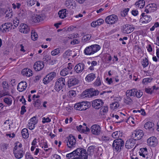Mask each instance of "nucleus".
Masks as SVG:
<instances>
[{
    "mask_svg": "<svg viewBox=\"0 0 159 159\" xmlns=\"http://www.w3.org/2000/svg\"><path fill=\"white\" fill-rule=\"evenodd\" d=\"M21 134L23 138L24 139H27L29 136V134L28 129L26 128H24L22 130Z\"/></svg>",
    "mask_w": 159,
    "mask_h": 159,
    "instance_id": "obj_32",
    "label": "nucleus"
},
{
    "mask_svg": "<svg viewBox=\"0 0 159 159\" xmlns=\"http://www.w3.org/2000/svg\"><path fill=\"white\" fill-rule=\"evenodd\" d=\"M134 28L133 25L126 24L122 25L121 27V30L123 33L125 34H129L133 32Z\"/></svg>",
    "mask_w": 159,
    "mask_h": 159,
    "instance_id": "obj_5",
    "label": "nucleus"
},
{
    "mask_svg": "<svg viewBox=\"0 0 159 159\" xmlns=\"http://www.w3.org/2000/svg\"><path fill=\"white\" fill-rule=\"evenodd\" d=\"M36 124V122H30L28 123V128L30 130H32L35 127V125Z\"/></svg>",
    "mask_w": 159,
    "mask_h": 159,
    "instance_id": "obj_43",
    "label": "nucleus"
},
{
    "mask_svg": "<svg viewBox=\"0 0 159 159\" xmlns=\"http://www.w3.org/2000/svg\"><path fill=\"white\" fill-rule=\"evenodd\" d=\"M56 76V73L52 72L47 75L43 79V83L45 84H47L51 81Z\"/></svg>",
    "mask_w": 159,
    "mask_h": 159,
    "instance_id": "obj_10",
    "label": "nucleus"
},
{
    "mask_svg": "<svg viewBox=\"0 0 159 159\" xmlns=\"http://www.w3.org/2000/svg\"><path fill=\"white\" fill-rule=\"evenodd\" d=\"M149 7V9L150 10V12H153L157 9V6L154 3L149 4L146 6V7Z\"/></svg>",
    "mask_w": 159,
    "mask_h": 159,
    "instance_id": "obj_26",
    "label": "nucleus"
},
{
    "mask_svg": "<svg viewBox=\"0 0 159 159\" xmlns=\"http://www.w3.org/2000/svg\"><path fill=\"white\" fill-rule=\"evenodd\" d=\"M65 85V79L61 77L59 78L56 82L54 86L55 89L57 91H59L62 89Z\"/></svg>",
    "mask_w": 159,
    "mask_h": 159,
    "instance_id": "obj_4",
    "label": "nucleus"
},
{
    "mask_svg": "<svg viewBox=\"0 0 159 159\" xmlns=\"http://www.w3.org/2000/svg\"><path fill=\"white\" fill-rule=\"evenodd\" d=\"M38 34L35 32L31 33V38L32 40L34 41L36 40L38 38Z\"/></svg>",
    "mask_w": 159,
    "mask_h": 159,
    "instance_id": "obj_51",
    "label": "nucleus"
},
{
    "mask_svg": "<svg viewBox=\"0 0 159 159\" xmlns=\"http://www.w3.org/2000/svg\"><path fill=\"white\" fill-rule=\"evenodd\" d=\"M136 6L140 8H143L145 5V2L143 0H140L136 2L135 4Z\"/></svg>",
    "mask_w": 159,
    "mask_h": 159,
    "instance_id": "obj_34",
    "label": "nucleus"
},
{
    "mask_svg": "<svg viewBox=\"0 0 159 159\" xmlns=\"http://www.w3.org/2000/svg\"><path fill=\"white\" fill-rule=\"evenodd\" d=\"M129 10V8L125 9L123 11L121 12V15L122 16H125L127 14Z\"/></svg>",
    "mask_w": 159,
    "mask_h": 159,
    "instance_id": "obj_56",
    "label": "nucleus"
},
{
    "mask_svg": "<svg viewBox=\"0 0 159 159\" xmlns=\"http://www.w3.org/2000/svg\"><path fill=\"white\" fill-rule=\"evenodd\" d=\"M92 37L91 34H88L84 35L82 38V40L84 42L89 41Z\"/></svg>",
    "mask_w": 159,
    "mask_h": 159,
    "instance_id": "obj_36",
    "label": "nucleus"
},
{
    "mask_svg": "<svg viewBox=\"0 0 159 159\" xmlns=\"http://www.w3.org/2000/svg\"><path fill=\"white\" fill-rule=\"evenodd\" d=\"M27 86L25 81H22L18 84L17 87V90L20 92H22L25 90Z\"/></svg>",
    "mask_w": 159,
    "mask_h": 159,
    "instance_id": "obj_18",
    "label": "nucleus"
},
{
    "mask_svg": "<svg viewBox=\"0 0 159 159\" xmlns=\"http://www.w3.org/2000/svg\"><path fill=\"white\" fill-rule=\"evenodd\" d=\"M19 19L17 18H16L15 19L13 20V24L14 25L13 27V29H15V28L19 24Z\"/></svg>",
    "mask_w": 159,
    "mask_h": 159,
    "instance_id": "obj_52",
    "label": "nucleus"
},
{
    "mask_svg": "<svg viewBox=\"0 0 159 159\" xmlns=\"http://www.w3.org/2000/svg\"><path fill=\"white\" fill-rule=\"evenodd\" d=\"M66 68L69 70V71L71 72V70L72 69V66L71 63H69L68 64V66Z\"/></svg>",
    "mask_w": 159,
    "mask_h": 159,
    "instance_id": "obj_64",
    "label": "nucleus"
},
{
    "mask_svg": "<svg viewBox=\"0 0 159 159\" xmlns=\"http://www.w3.org/2000/svg\"><path fill=\"white\" fill-rule=\"evenodd\" d=\"M110 138L109 137L104 136H102L101 138V140L104 142H107L109 140Z\"/></svg>",
    "mask_w": 159,
    "mask_h": 159,
    "instance_id": "obj_57",
    "label": "nucleus"
},
{
    "mask_svg": "<svg viewBox=\"0 0 159 159\" xmlns=\"http://www.w3.org/2000/svg\"><path fill=\"white\" fill-rule=\"evenodd\" d=\"M27 2L29 6H32L35 4V1L34 0H27Z\"/></svg>",
    "mask_w": 159,
    "mask_h": 159,
    "instance_id": "obj_53",
    "label": "nucleus"
},
{
    "mask_svg": "<svg viewBox=\"0 0 159 159\" xmlns=\"http://www.w3.org/2000/svg\"><path fill=\"white\" fill-rule=\"evenodd\" d=\"M12 26L11 23L10 22L6 23L2 25L0 27V30L1 31L4 33L7 31H9V30L11 29Z\"/></svg>",
    "mask_w": 159,
    "mask_h": 159,
    "instance_id": "obj_13",
    "label": "nucleus"
},
{
    "mask_svg": "<svg viewBox=\"0 0 159 159\" xmlns=\"http://www.w3.org/2000/svg\"><path fill=\"white\" fill-rule=\"evenodd\" d=\"M103 103L102 100L96 99L92 101V106L95 109H99L101 108Z\"/></svg>",
    "mask_w": 159,
    "mask_h": 159,
    "instance_id": "obj_11",
    "label": "nucleus"
},
{
    "mask_svg": "<svg viewBox=\"0 0 159 159\" xmlns=\"http://www.w3.org/2000/svg\"><path fill=\"white\" fill-rule=\"evenodd\" d=\"M60 50L59 48H56L51 52V54L53 56L57 55L60 53Z\"/></svg>",
    "mask_w": 159,
    "mask_h": 159,
    "instance_id": "obj_44",
    "label": "nucleus"
},
{
    "mask_svg": "<svg viewBox=\"0 0 159 159\" xmlns=\"http://www.w3.org/2000/svg\"><path fill=\"white\" fill-rule=\"evenodd\" d=\"M124 145V141L121 139L114 140L113 142L112 147L114 151L120 152Z\"/></svg>",
    "mask_w": 159,
    "mask_h": 159,
    "instance_id": "obj_1",
    "label": "nucleus"
},
{
    "mask_svg": "<svg viewBox=\"0 0 159 159\" xmlns=\"http://www.w3.org/2000/svg\"><path fill=\"white\" fill-rule=\"evenodd\" d=\"M148 144L152 147H154L157 144V139L155 137H151L147 140Z\"/></svg>",
    "mask_w": 159,
    "mask_h": 159,
    "instance_id": "obj_19",
    "label": "nucleus"
},
{
    "mask_svg": "<svg viewBox=\"0 0 159 159\" xmlns=\"http://www.w3.org/2000/svg\"><path fill=\"white\" fill-rule=\"evenodd\" d=\"M118 20L117 16L114 14L107 16L105 19L106 23L109 24H113L115 23Z\"/></svg>",
    "mask_w": 159,
    "mask_h": 159,
    "instance_id": "obj_7",
    "label": "nucleus"
},
{
    "mask_svg": "<svg viewBox=\"0 0 159 159\" xmlns=\"http://www.w3.org/2000/svg\"><path fill=\"white\" fill-rule=\"evenodd\" d=\"M89 89H88L82 93V96L83 98H85L87 97H89L90 93L89 92Z\"/></svg>",
    "mask_w": 159,
    "mask_h": 159,
    "instance_id": "obj_42",
    "label": "nucleus"
},
{
    "mask_svg": "<svg viewBox=\"0 0 159 159\" xmlns=\"http://www.w3.org/2000/svg\"><path fill=\"white\" fill-rule=\"evenodd\" d=\"M66 9H62L59 11L58 12L59 17L61 19H64L66 17Z\"/></svg>",
    "mask_w": 159,
    "mask_h": 159,
    "instance_id": "obj_28",
    "label": "nucleus"
},
{
    "mask_svg": "<svg viewBox=\"0 0 159 159\" xmlns=\"http://www.w3.org/2000/svg\"><path fill=\"white\" fill-rule=\"evenodd\" d=\"M89 97L93 96H95L98 95L99 91L97 90H95L93 88H91L89 90Z\"/></svg>",
    "mask_w": 159,
    "mask_h": 159,
    "instance_id": "obj_25",
    "label": "nucleus"
},
{
    "mask_svg": "<svg viewBox=\"0 0 159 159\" xmlns=\"http://www.w3.org/2000/svg\"><path fill=\"white\" fill-rule=\"evenodd\" d=\"M96 77L95 74L93 73H91L88 75L85 78L86 80L88 82H91Z\"/></svg>",
    "mask_w": 159,
    "mask_h": 159,
    "instance_id": "obj_27",
    "label": "nucleus"
},
{
    "mask_svg": "<svg viewBox=\"0 0 159 159\" xmlns=\"http://www.w3.org/2000/svg\"><path fill=\"white\" fill-rule=\"evenodd\" d=\"M84 66L83 63H79L76 65L74 68L75 71L77 73H81L84 70Z\"/></svg>",
    "mask_w": 159,
    "mask_h": 159,
    "instance_id": "obj_14",
    "label": "nucleus"
},
{
    "mask_svg": "<svg viewBox=\"0 0 159 159\" xmlns=\"http://www.w3.org/2000/svg\"><path fill=\"white\" fill-rule=\"evenodd\" d=\"M72 73V72L69 71V70L66 68L63 69L60 72V75L63 76L69 75L70 74H71Z\"/></svg>",
    "mask_w": 159,
    "mask_h": 159,
    "instance_id": "obj_29",
    "label": "nucleus"
},
{
    "mask_svg": "<svg viewBox=\"0 0 159 159\" xmlns=\"http://www.w3.org/2000/svg\"><path fill=\"white\" fill-rule=\"evenodd\" d=\"M101 84V81L100 78L99 77H98L96 81L94 83V85L95 86H98Z\"/></svg>",
    "mask_w": 159,
    "mask_h": 159,
    "instance_id": "obj_46",
    "label": "nucleus"
},
{
    "mask_svg": "<svg viewBox=\"0 0 159 159\" xmlns=\"http://www.w3.org/2000/svg\"><path fill=\"white\" fill-rule=\"evenodd\" d=\"M4 102L8 105H10L12 102V99L10 97L5 98L4 99Z\"/></svg>",
    "mask_w": 159,
    "mask_h": 159,
    "instance_id": "obj_38",
    "label": "nucleus"
},
{
    "mask_svg": "<svg viewBox=\"0 0 159 159\" xmlns=\"http://www.w3.org/2000/svg\"><path fill=\"white\" fill-rule=\"evenodd\" d=\"M135 140L132 138L127 140L125 143V147L126 148L130 149L132 148L135 144Z\"/></svg>",
    "mask_w": 159,
    "mask_h": 159,
    "instance_id": "obj_15",
    "label": "nucleus"
},
{
    "mask_svg": "<svg viewBox=\"0 0 159 159\" xmlns=\"http://www.w3.org/2000/svg\"><path fill=\"white\" fill-rule=\"evenodd\" d=\"M25 157L27 159H34L30 153L28 152L26 153Z\"/></svg>",
    "mask_w": 159,
    "mask_h": 159,
    "instance_id": "obj_62",
    "label": "nucleus"
},
{
    "mask_svg": "<svg viewBox=\"0 0 159 159\" xmlns=\"http://www.w3.org/2000/svg\"><path fill=\"white\" fill-rule=\"evenodd\" d=\"M44 17L42 14H34L31 17V20L34 23H38L43 20Z\"/></svg>",
    "mask_w": 159,
    "mask_h": 159,
    "instance_id": "obj_12",
    "label": "nucleus"
},
{
    "mask_svg": "<svg viewBox=\"0 0 159 159\" xmlns=\"http://www.w3.org/2000/svg\"><path fill=\"white\" fill-rule=\"evenodd\" d=\"M111 105L114 107V109H116L119 107L120 105L118 103L116 102L112 103Z\"/></svg>",
    "mask_w": 159,
    "mask_h": 159,
    "instance_id": "obj_59",
    "label": "nucleus"
},
{
    "mask_svg": "<svg viewBox=\"0 0 159 159\" xmlns=\"http://www.w3.org/2000/svg\"><path fill=\"white\" fill-rule=\"evenodd\" d=\"M22 73L23 75H25L28 77L31 76L32 75V70L27 68L23 70Z\"/></svg>",
    "mask_w": 159,
    "mask_h": 159,
    "instance_id": "obj_24",
    "label": "nucleus"
},
{
    "mask_svg": "<svg viewBox=\"0 0 159 159\" xmlns=\"http://www.w3.org/2000/svg\"><path fill=\"white\" fill-rule=\"evenodd\" d=\"M19 28L20 31L22 33L27 34L30 31L29 27L25 24H21Z\"/></svg>",
    "mask_w": 159,
    "mask_h": 159,
    "instance_id": "obj_16",
    "label": "nucleus"
},
{
    "mask_svg": "<svg viewBox=\"0 0 159 159\" xmlns=\"http://www.w3.org/2000/svg\"><path fill=\"white\" fill-rule=\"evenodd\" d=\"M101 48L100 46L98 44H94L87 47L84 50L85 55H90L93 54L98 51Z\"/></svg>",
    "mask_w": 159,
    "mask_h": 159,
    "instance_id": "obj_2",
    "label": "nucleus"
},
{
    "mask_svg": "<svg viewBox=\"0 0 159 159\" xmlns=\"http://www.w3.org/2000/svg\"><path fill=\"white\" fill-rule=\"evenodd\" d=\"M41 101L39 99H37L33 103V104L35 106V107L39 108V107H40V106L41 105Z\"/></svg>",
    "mask_w": 159,
    "mask_h": 159,
    "instance_id": "obj_48",
    "label": "nucleus"
},
{
    "mask_svg": "<svg viewBox=\"0 0 159 159\" xmlns=\"http://www.w3.org/2000/svg\"><path fill=\"white\" fill-rule=\"evenodd\" d=\"M152 79L150 78H146L144 79L143 80V83L144 84L147 83H150L152 81Z\"/></svg>",
    "mask_w": 159,
    "mask_h": 159,
    "instance_id": "obj_55",
    "label": "nucleus"
},
{
    "mask_svg": "<svg viewBox=\"0 0 159 159\" xmlns=\"http://www.w3.org/2000/svg\"><path fill=\"white\" fill-rule=\"evenodd\" d=\"M15 157L17 159H20L23 157L25 153L24 151L22 150H18L14 153Z\"/></svg>",
    "mask_w": 159,
    "mask_h": 159,
    "instance_id": "obj_23",
    "label": "nucleus"
},
{
    "mask_svg": "<svg viewBox=\"0 0 159 159\" xmlns=\"http://www.w3.org/2000/svg\"><path fill=\"white\" fill-rule=\"evenodd\" d=\"M79 82L78 80L74 77H72L67 82L68 85L69 87L77 84Z\"/></svg>",
    "mask_w": 159,
    "mask_h": 159,
    "instance_id": "obj_21",
    "label": "nucleus"
},
{
    "mask_svg": "<svg viewBox=\"0 0 159 159\" xmlns=\"http://www.w3.org/2000/svg\"><path fill=\"white\" fill-rule=\"evenodd\" d=\"M144 128L150 131H152L155 128L154 124L151 122H147L145 124Z\"/></svg>",
    "mask_w": 159,
    "mask_h": 159,
    "instance_id": "obj_22",
    "label": "nucleus"
},
{
    "mask_svg": "<svg viewBox=\"0 0 159 159\" xmlns=\"http://www.w3.org/2000/svg\"><path fill=\"white\" fill-rule=\"evenodd\" d=\"M42 120V122L43 124L46 123H48L51 121V120L48 117H47L46 118L44 117L43 118Z\"/></svg>",
    "mask_w": 159,
    "mask_h": 159,
    "instance_id": "obj_54",
    "label": "nucleus"
},
{
    "mask_svg": "<svg viewBox=\"0 0 159 159\" xmlns=\"http://www.w3.org/2000/svg\"><path fill=\"white\" fill-rule=\"evenodd\" d=\"M75 150L70 153L67 154L66 155V157L70 159H75Z\"/></svg>",
    "mask_w": 159,
    "mask_h": 159,
    "instance_id": "obj_40",
    "label": "nucleus"
},
{
    "mask_svg": "<svg viewBox=\"0 0 159 159\" xmlns=\"http://www.w3.org/2000/svg\"><path fill=\"white\" fill-rule=\"evenodd\" d=\"M90 130L92 134L95 135H99L102 132L101 127L97 124L92 125L90 127Z\"/></svg>",
    "mask_w": 159,
    "mask_h": 159,
    "instance_id": "obj_6",
    "label": "nucleus"
},
{
    "mask_svg": "<svg viewBox=\"0 0 159 159\" xmlns=\"http://www.w3.org/2000/svg\"><path fill=\"white\" fill-rule=\"evenodd\" d=\"M81 102H79L75 105L74 107V108L76 110L80 111V109H81Z\"/></svg>",
    "mask_w": 159,
    "mask_h": 159,
    "instance_id": "obj_50",
    "label": "nucleus"
},
{
    "mask_svg": "<svg viewBox=\"0 0 159 159\" xmlns=\"http://www.w3.org/2000/svg\"><path fill=\"white\" fill-rule=\"evenodd\" d=\"M76 143V140L75 137L71 134L67 138V140L66 142L68 147L70 148L74 147Z\"/></svg>",
    "mask_w": 159,
    "mask_h": 159,
    "instance_id": "obj_8",
    "label": "nucleus"
},
{
    "mask_svg": "<svg viewBox=\"0 0 159 159\" xmlns=\"http://www.w3.org/2000/svg\"><path fill=\"white\" fill-rule=\"evenodd\" d=\"M143 19L144 20L143 21L142 23H148L151 20H152V18H151L150 16L146 15L145 16H144Z\"/></svg>",
    "mask_w": 159,
    "mask_h": 159,
    "instance_id": "obj_39",
    "label": "nucleus"
},
{
    "mask_svg": "<svg viewBox=\"0 0 159 159\" xmlns=\"http://www.w3.org/2000/svg\"><path fill=\"white\" fill-rule=\"evenodd\" d=\"M71 51L67 50L63 54V57L65 58H67L70 56Z\"/></svg>",
    "mask_w": 159,
    "mask_h": 159,
    "instance_id": "obj_49",
    "label": "nucleus"
},
{
    "mask_svg": "<svg viewBox=\"0 0 159 159\" xmlns=\"http://www.w3.org/2000/svg\"><path fill=\"white\" fill-rule=\"evenodd\" d=\"M75 159H87L86 150L81 148H78L75 150Z\"/></svg>",
    "mask_w": 159,
    "mask_h": 159,
    "instance_id": "obj_3",
    "label": "nucleus"
},
{
    "mask_svg": "<svg viewBox=\"0 0 159 159\" xmlns=\"http://www.w3.org/2000/svg\"><path fill=\"white\" fill-rule=\"evenodd\" d=\"M39 152V148H36L35 151L34 152V154L35 155L37 156V157H35L37 158H39L40 157H39V155L38 156Z\"/></svg>",
    "mask_w": 159,
    "mask_h": 159,
    "instance_id": "obj_61",
    "label": "nucleus"
},
{
    "mask_svg": "<svg viewBox=\"0 0 159 159\" xmlns=\"http://www.w3.org/2000/svg\"><path fill=\"white\" fill-rule=\"evenodd\" d=\"M135 89L127 90L126 92V95L129 97L135 96V93L136 92Z\"/></svg>",
    "mask_w": 159,
    "mask_h": 159,
    "instance_id": "obj_33",
    "label": "nucleus"
},
{
    "mask_svg": "<svg viewBox=\"0 0 159 159\" xmlns=\"http://www.w3.org/2000/svg\"><path fill=\"white\" fill-rule=\"evenodd\" d=\"M94 147L93 146H91L88 148L87 152H86L87 156L88 155H93L94 152Z\"/></svg>",
    "mask_w": 159,
    "mask_h": 159,
    "instance_id": "obj_30",
    "label": "nucleus"
},
{
    "mask_svg": "<svg viewBox=\"0 0 159 159\" xmlns=\"http://www.w3.org/2000/svg\"><path fill=\"white\" fill-rule=\"evenodd\" d=\"M66 6L68 8L74 9L75 7V3L73 0H66L65 3Z\"/></svg>",
    "mask_w": 159,
    "mask_h": 159,
    "instance_id": "obj_20",
    "label": "nucleus"
},
{
    "mask_svg": "<svg viewBox=\"0 0 159 159\" xmlns=\"http://www.w3.org/2000/svg\"><path fill=\"white\" fill-rule=\"evenodd\" d=\"M6 17H7L8 18H11L12 16V11H10V13H9V12H8L7 13V12H6Z\"/></svg>",
    "mask_w": 159,
    "mask_h": 159,
    "instance_id": "obj_63",
    "label": "nucleus"
},
{
    "mask_svg": "<svg viewBox=\"0 0 159 159\" xmlns=\"http://www.w3.org/2000/svg\"><path fill=\"white\" fill-rule=\"evenodd\" d=\"M148 64V59L145 58L144 59H143L142 61V65L143 67H146Z\"/></svg>",
    "mask_w": 159,
    "mask_h": 159,
    "instance_id": "obj_47",
    "label": "nucleus"
},
{
    "mask_svg": "<svg viewBox=\"0 0 159 159\" xmlns=\"http://www.w3.org/2000/svg\"><path fill=\"white\" fill-rule=\"evenodd\" d=\"M136 92L135 93V96L138 98H140L143 95V93L142 91L140 90H137L135 89Z\"/></svg>",
    "mask_w": 159,
    "mask_h": 159,
    "instance_id": "obj_41",
    "label": "nucleus"
},
{
    "mask_svg": "<svg viewBox=\"0 0 159 159\" xmlns=\"http://www.w3.org/2000/svg\"><path fill=\"white\" fill-rule=\"evenodd\" d=\"M144 135V133L141 130H135L132 134L133 137L135 140L141 139Z\"/></svg>",
    "mask_w": 159,
    "mask_h": 159,
    "instance_id": "obj_9",
    "label": "nucleus"
},
{
    "mask_svg": "<svg viewBox=\"0 0 159 159\" xmlns=\"http://www.w3.org/2000/svg\"><path fill=\"white\" fill-rule=\"evenodd\" d=\"M44 64L42 61H38L35 62L34 65V68L36 71L41 70L44 67Z\"/></svg>",
    "mask_w": 159,
    "mask_h": 159,
    "instance_id": "obj_17",
    "label": "nucleus"
},
{
    "mask_svg": "<svg viewBox=\"0 0 159 159\" xmlns=\"http://www.w3.org/2000/svg\"><path fill=\"white\" fill-rule=\"evenodd\" d=\"M25 16L24 11L23 10H21L18 14V17L20 20H22Z\"/></svg>",
    "mask_w": 159,
    "mask_h": 159,
    "instance_id": "obj_45",
    "label": "nucleus"
},
{
    "mask_svg": "<svg viewBox=\"0 0 159 159\" xmlns=\"http://www.w3.org/2000/svg\"><path fill=\"white\" fill-rule=\"evenodd\" d=\"M118 131L114 132L112 134V137L115 139L118 138Z\"/></svg>",
    "mask_w": 159,
    "mask_h": 159,
    "instance_id": "obj_58",
    "label": "nucleus"
},
{
    "mask_svg": "<svg viewBox=\"0 0 159 159\" xmlns=\"http://www.w3.org/2000/svg\"><path fill=\"white\" fill-rule=\"evenodd\" d=\"M100 113L101 115H104V113H107L108 110V107L107 106H104L101 108Z\"/></svg>",
    "mask_w": 159,
    "mask_h": 159,
    "instance_id": "obj_37",
    "label": "nucleus"
},
{
    "mask_svg": "<svg viewBox=\"0 0 159 159\" xmlns=\"http://www.w3.org/2000/svg\"><path fill=\"white\" fill-rule=\"evenodd\" d=\"M87 103L88 102L87 101L81 102L82 106L80 109V111L85 110L89 108V106L87 104Z\"/></svg>",
    "mask_w": 159,
    "mask_h": 159,
    "instance_id": "obj_35",
    "label": "nucleus"
},
{
    "mask_svg": "<svg viewBox=\"0 0 159 159\" xmlns=\"http://www.w3.org/2000/svg\"><path fill=\"white\" fill-rule=\"evenodd\" d=\"M26 107L25 106H23L21 107V110L20 112V113L21 115H23L25 112H26V110L25 109Z\"/></svg>",
    "mask_w": 159,
    "mask_h": 159,
    "instance_id": "obj_60",
    "label": "nucleus"
},
{
    "mask_svg": "<svg viewBox=\"0 0 159 159\" xmlns=\"http://www.w3.org/2000/svg\"><path fill=\"white\" fill-rule=\"evenodd\" d=\"M132 100L131 99L130 97L126 95V96L124 97V103L126 104L130 105L132 103Z\"/></svg>",
    "mask_w": 159,
    "mask_h": 159,
    "instance_id": "obj_31",
    "label": "nucleus"
}]
</instances>
